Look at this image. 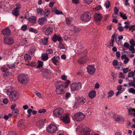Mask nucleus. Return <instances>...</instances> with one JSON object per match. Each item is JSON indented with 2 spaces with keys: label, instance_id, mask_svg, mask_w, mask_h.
<instances>
[{
  "label": "nucleus",
  "instance_id": "1",
  "mask_svg": "<svg viewBox=\"0 0 135 135\" xmlns=\"http://www.w3.org/2000/svg\"><path fill=\"white\" fill-rule=\"evenodd\" d=\"M68 81L67 83H61V81H58L55 83L56 85V91L57 94H61L65 93L64 89L67 88L68 86V83H69Z\"/></svg>",
  "mask_w": 135,
  "mask_h": 135
},
{
  "label": "nucleus",
  "instance_id": "2",
  "mask_svg": "<svg viewBox=\"0 0 135 135\" xmlns=\"http://www.w3.org/2000/svg\"><path fill=\"white\" fill-rule=\"evenodd\" d=\"M29 78L26 74H21L19 75L18 77V80L20 83L23 84H26L28 81Z\"/></svg>",
  "mask_w": 135,
  "mask_h": 135
},
{
  "label": "nucleus",
  "instance_id": "3",
  "mask_svg": "<svg viewBox=\"0 0 135 135\" xmlns=\"http://www.w3.org/2000/svg\"><path fill=\"white\" fill-rule=\"evenodd\" d=\"M19 97V94L16 91H13L10 93L9 96L10 100L12 101H15Z\"/></svg>",
  "mask_w": 135,
  "mask_h": 135
},
{
  "label": "nucleus",
  "instance_id": "4",
  "mask_svg": "<svg viewBox=\"0 0 135 135\" xmlns=\"http://www.w3.org/2000/svg\"><path fill=\"white\" fill-rule=\"evenodd\" d=\"M91 15L88 12H85L82 14L80 16L81 20L84 22H86L91 19Z\"/></svg>",
  "mask_w": 135,
  "mask_h": 135
},
{
  "label": "nucleus",
  "instance_id": "5",
  "mask_svg": "<svg viewBox=\"0 0 135 135\" xmlns=\"http://www.w3.org/2000/svg\"><path fill=\"white\" fill-rule=\"evenodd\" d=\"M40 71L42 73L44 78L48 79L51 77V73L50 70L42 68L40 69Z\"/></svg>",
  "mask_w": 135,
  "mask_h": 135
},
{
  "label": "nucleus",
  "instance_id": "6",
  "mask_svg": "<svg viewBox=\"0 0 135 135\" xmlns=\"http://www.w3.org/2000/svg\"><path fill=\"white\" fill-rule=\"evenodd\" d=\"M64 113L63 110L61 108H57L53 112L54 116L56 117H58Z\"/></svg>",
  "mask_w": 135,
  "mask_h": 135
},
{
  "label": "nucleus",
  "instance_id": "7",
  "mask_svg": "<svg viewBox=\"0 0 135 135\" xmlns=\"http://www.w3.org/2000/svg\"><path fill=\"white\" fill-rule=\"evenodd\" d=\"M85 115L81 113H77L75 114L73 118L77 121H80L85 117Z\"/></svg>",
  "mask_w": 135,
  "mask_h": 135
},
{
  "label": "nucleus",
  "instance_id": "8",
  "mask_svg": "<svg viewBox=\"0 0 135 135\" xmlns=\"http://www.w3.org/2000/svg\"><path fill=\"white\" fill-rule=\"evenodd\" d=\"M81 87V85L80 83H73L70 85V88L72 91L78 90L80 89Z\"/></svg>",
  "mask_w": 135,
  "mask_h": 135
},
{
  "label": "nucleus",
  "instance_id": "9",
  "mask_svg": "<svg viewBox=\"0 0 135 135\" xmlns=\"http://www.w3.org/2000/svg\"><path fill=\"white\" fill-rule=\"evenodd\" d=\"M88 73L90 75H93L96 71V69L94 65H89L88 66L87 68Z\"/></svg>",
  "mask_w": 135,
  "mask_h": 135
},
{
  "label": "nucleus",
  "instance_id": "10",
  "mask_svg": "<svg viewBox=\"0 0 135 135\" xmlns=\"http://www.w3.org/2000/svg\"><path fill=\"white\" fill-rule=\"evenodd\" d=\"M56 129V126L52 124L49 125L47 128V131L50 133H54Z\"/></svg>",
  "mask_w": 135,
  "mask_h": 135
},
{
  "label": "nucleus",
  "instance_id": "11",
  "mask_svg": "<svg viewBox=\"0 0 135 135\" xmlns=\"http://www.w3.org/2000/svg\"><path fill=\"white\" fill-rule=\"evenodd\" d=\"M69 114H65L63 117H61L60 119L62 120L64 122L66 123H68L70 122V119L69 117Z\"/></svg>",
  "mask_w": 135,
  "mask_h": 135
},
{
  "label": "nucleus",
  "instance_id": "12",
  "mask_svg": "<svg viewBox=\"0 0 135 135\" xmlns=\"http://www.w3.org/2000/svg\"><path fill=\"white\" fill-rule=\"evenodd\" d=\"M4 43L5 44L10 45L13 44V41L12 38L11 37H4Z\"/></svg>",
  "mask_w": 135,
  "mask_h": 135
},
{
  "label": "nucleus",
  "instance_id": "13",
  "mask_svg": "<svg viewBox=\"0 0 135 135\" xmlns=\"http://www.w3.org/2000/svg\"><path fill=\"white\" fill-rule=\"evenodd\" d=\"M2 33L4 35L8 36L11 35V32L8 28L7 27L2 31Z\"/></svg>",
  "mask_w": 135,
  "mask_h": 135
},
{
  "label": "nucleus",
  "instance_id": "14",
  "mask_svg": "<svg viewBox=\"0 0 135 135\" xmlns=\"http://www.w3.org/2000/svg\"><path fill=\"white\" fill-rule=\"evenodd\" d=\"M102 18V16L101 14L96 13L94 15V20L97 21H100Z\"/></svg>",
  "mask_w": 135,
  "mask_h": 135
},
{
  "label": "nucleus",
  "instance_id": "15",
  "mask_svg": "<svg viewBox=\"0 0 135 135\" xmlns=\"http://www.w3.org/2000/svg\"><path fill=\"white\" fill-rule=\"evenodd\" d=\"M113 117L115 120L117 121H123L124 120V118L122 116H120L114 114Z\"/></svg>",
  "mask_w": 135,
  "mask_h": 135
},
{
  "label": "nucleus",
  "instance_id": "16",
  "mask_svg": "<svg viewBox=\"0 0 135 135\" xmlns=\"http://www.w3.org/2000/svg\"><path fill=\"white\" fill-rule=\"evenodd\" d=\"M96 94V91L95 90H93L89 92L88 95L89 98L91 99H93L95 97Z\"/></svg>",
  "mask_w": 135,
  "mask_h": 135
},
{
  "label": "nucleus",
  "instance_id": "17",
  "mask_svg": "<svg viewBox=\"0 0 135 135\" xmlns=\"http://www.w3.org/2000/svg\"><path fill=\"white\" fill-rule=\"evenodd\" d=\"M59 59V56H54L52 58L51 60L52 62L55 65H57V62H58Z\"/></svg>",
  "mask_w": 135,
  "mask_h": 135
},
{
  "label": "nucleus",
  "instance_id": "18",
  "mask_svg": "<svg viewBox=\"0 0 135 135\" xmlns=\"http://www.w3.org/2000/svg\"><path fill=\"white\" fill-rule=\"evenodd\" d=\"M53 29L51 27L48 28L46 30L45 33L46 35H48L51 34L53 32Z\"/></svg>",
  "mask_w": 135,
  "mask_h": 135
},
{
  "label": "nucleus",
  "instance_id": "19",
  "mask_svg": "<svg viewBox=\"0 0 135 135\" xmlns=\"http://www.w3.org/2000/svg\"><path fill=\"white\" fill-rule=\"evenodd\" d=\"M47 19L44 17L41 18L38 21V23L40 25H43L44 22H46L47 21Z\"/></svg>",
  "mask_w": 135,
  "mask_h": 135
},
{
  "label": "nucleus",
  "instance_id": "20",
  "mask_svg": "<svg viewBox=\"0 0 135 135\" xmlns=\"http://www.w3.org/2000/svg\"><path fill=\"white\" fill-rule=\"evenodd\" d=\"M77 101L78 102H82L83 103H85L86 102V99L83 97H79L78 98Z\"/></svg>",
  "mask_w": 135,
  "mask_h": 135
},
{
  "label": "nucleus",
  "instance_id": "21",
  "mask_svg": "<svg viewBox=\"0 0 135 135\" xmlns=\"http://www.w3.org/2000/svg\"><path fill=\"white\" fill-rule=\"evenodd\" d=\"M35 49L33 47H30L29 51H28V53L31 55H33L35 52Z\"/></svg>",
  "mask_w": 135,
  "mask_h": 135
},
{
  "label": "nucleus",
  "instance_id": "22",
  "mask_svg": "<svg viewBox=\"0 0 135 135\" xmlns=\"http://www.w3.org/2000/svg\"><path fill=\"white\" fill-rule=\"evenodd\" d=\"M121 55V59L122 60L124 59L123 63L126 64L127 63V55L126 54H124L123 53Z\"/></svg>",
  "mask_w": 135,
  "mask_h": 135
},
{
  "label": "nucleus",
  "instance_id": "23",
  "mask_svg": "<svg viewBox=\"0 0 135 135\" xmlns=\"http://www.w3.org/2000/svg\"><path fill=\"white\" fill-rule=\"evenodd\" d=\"M49 58L48 54L45 53L43 54L42 55V58L44 61H46Z\"/></svg>",
  "mask_w": 135,
  "mask_h": 135
},
{
  "label": "nucleus",
  "instance_id": "24",
  "mask_svg": "<svg viewBox=\"0 0 135 135\" xmlns=\"http://www.w3.org/2000/svg\"><path fill=\"white\" fill-rule=\"evenodd\" d=\"M29 21L31 23H34L36 22V18L33 17H30L29 19Z\"/></svg>",
  "mask_w": 135,
  "mask_h": 135
},
{
  "label": "nucleus",
  "instance_id": "25",
  "mask_svg": "<svg viewBox=\"0 0 135 135\" xmlns=\"http://www.w3.org/2000/svg\"><path fill=\"white\" fill-rule=\"evenodd\" d=\"M83 133L84 135H89L90 134V131L89 129L86 128L84 130Z\"/></svg>",
  "mask_w": 135,
  "mask_h": 135
},
{
  "label": "nucleus",
  "instance_id": "26",
  "mask_svg": "<svg viewBox=\"0 0 135 135\" xmlns=\"http://www.w3.org/2000/svg\"><path fill=\"white\" fill-rule=\"evenodd\" d=\"M17 8H15L12 11V13L15 16H17L18 15V10L17 9Z\"/></svg>",
  "mask_w": 135,
  "mask_h": 135
},
{
  "label": "nucleus",
  "instance_id": "27",
  "mask_svg": "<svg viewBox=\"0 0 135 135\" xmlns=\"http://www.w3.org/2000/svg\"><path fill=\"white\" fill-rule=\"evenodd\" d=\"M31 58V56L28 54H26L25 55L24 59L26 61L30 60Z\"/></svg>",
  "mask_w": 135,
  "mask_h": 135
},
{
  "label": "nucleus",
  "instance_id": "28",
  "mask_svg": "<svg viewBox=\"0 0 135 135\" xmlns=\"http://www.w3.org/2000/svg\"><path fill=\"white\" fill-rule=\"evenodd\" d=\"M59 35H57L55 34L53 36L52 38V39L53 41L54 42H56L57 41V37L59 36Z\"/></svg>",
  "mask_w": 135,
  "mask_h": 135
},
{
  "label": "nucleus",
  "instance_id": "29",
  "mask_svg": "<svg viewBox=\"0 0 135 135\" xmlns=\"http://www.w3.org/2000/svg\"><path fill=\"white\" fill-rule=\"evenodd\" d=\"M122 65V63L120 62H119L118 64L115 66V68L118 70H121L122 69H120V67Z\"/></svg>",
  "mask_w": 135,
  "mask_h": 135
},
{
  "label": "nucleus",
  "instance_id": "30",
  "mask_svg": "<svg viewBox=\"0 0 135 135\" xmlns=\"http://www.w3.org/2000/svg\"><path fill=\"white\" fill-rule=\"evenodd\" d=\"M108 94L109 95H108L107 97L108 98H109L113 96L114 95V91L113 90H111L108 92Z\"/></svg>",
  "mask_w": 135,
  "mask_h": 135
},
{
  "label": "nucleus",
  "instance_id": "31",
  "mask_svg": "<svg viewBox=\"0 0 135 135\" xmlns=\"http://www.w3.org/2000/svg\"><path fill=\"white\" fill-rule=\"evenodd\" d=\"M38 65L37 66L36 68H41V69L42 68V67L43 65V62L40 61H38Z\"/></svg>",
  "mask_w": 135,
  "mask_h": 135
},
{
  "label": "nucleus",
  "instance_id": "32",
  "mask_svg": "<svg viewBox=\"0 0 135 135\" xmlns=\"http://www.w3.org/2000/svg\"><path fill=\"white\" fill-rule=\"evenodd\" d=\"M128 91L129 93L135 94V89L133 88H131L128 89Z\"/></svg>",
  "mask_w": 135,
  "mask_h": 135
},
{
  "label": "nucleus",
  "instance_id": "33",
  "mask_svg": "<svg viewBox=\"0 0 135 135\" xmlns=\"http://www.w3.org/2000/svg\"><path fill=\"white\" fill-rule=\"evenodd\" d=\"M12 113L13 114L16 116H17L18 115V109H16L13 110Z\"/></svg>",
  "mask_w": 135,
  "mask_h": 135
},
{
  "label": "nucleus",
  "instance_id": "34",
  "mask_svg": "<svg viewBox=\"0 0 135 135\" xmlns=\"http://www.w3.org/2000/svg\"><path fill=\"white\" fill-rule=\"evenodd\" d=\"M134 46H130L129 48V49L132 53H134L135 52V50L134 48Z\"/></svg>",
  "mask_w": 135,
  "mask_h": 135
},
{
  "label": "nucleus",
  "instance_id": "35",
  "mask_svg": "<svg viewBox=\"0 0 135 135\" xmlns=\"http://www.w3.org/2000/svg\"><path fill=\"white\" fill-rule=\"evenodd\" d=\"M37 12L38 13H40L41 15H43L44 12L43 10L41 8H38L37 9Z\"/></svg>",
  "mask_w": 135,
  "mask_h": 135
},
{
  "label": "nucleus",
  "instance_id": "36",
  "mask_svg": "<svg viewBox=\"0 0 135 135\" xmlns=\"http://www.w3.org/2000/svg\"><path fill=\"white\" fill-rule=\"evenodd\" d=\"M129 114L130 115H132L133 113V112H135V109L132 108H130L128 109Z\"/></svg>",
  "mask_w": 135,
  "mask_h": 135
},
{
  "label": "nucleus",
  "instance_id": "37",
  "mask_svg": "<svg viewBox=\"0 0 135 135\" xmlns=\"http://www.w3.org/2000/svg\"><path fill=\"white\" fill-rule=\"evenodd\" d=\"M49 10L48 9H46L45 11L44 12V16L47 17L49 15Z\"/></svg>",
  "mask_w": 135,
  "mask_h": 135
},
{
  "label": "nucleus",
  "instance_id": "38",
  "mask_svg": "<svg viewBox=\"0 0 135 135\" xmlns=\"http://www.w3.org/2000/svg\"><path fill=\"white\" fill-rule=\"evenodd\" d=\"M29 31L30 32H34L35 33H37L38 32L37 30L32 28H30L29 29Z\"/></svg>",
  "mask_w": 135,
  "mask_h": 135
},
{
  "label": "nucleus",
  "instance_id": "39",
  "mask_svg": "<svg viewBox=\"0 0 135 135\" xmlns=\"http://www.w3.org/2000/svg\"><path fill=\"white\" fill-rule=\"evenodd\" d=\"M53 12H55L57 15L63 14L62 12L61 11H59L57 10H53Z\"/></svg>",
  "mask_w": 135,
  "mask_h": 135
},
{
  "label": "nucleus",
  "instance_id": "40",
  "mask_svg": "<svg viewBox=\"0 0 135 135\" xmlns=\"http://www.w3.org/2000/svg\"><path fill=\"white\" fill-rule=\"evenodd\" d=\"M23 120H21L18 122V126L19 127H21L22 126L23 124Z\"/></svg>",
  "mask_w": 135,
  "mask_h": 135
},
{
  "label": "nucleus",
  "instance_id": "41",
  "mask_svg": "<svg viewBox=\"0 0 135 135\" xmlns=\"http://www.w3.org/2000/svg\"><path fill=\"white\" fill-rule=\"evenodd\" d=\"M119 63V62H118L117 60H115L113 61L112 64L113 65L115 66L116 65H117Z\"/></svg>",
  "mask_w": 135,
  "mask_h": 135
},
{
  "label": "nucleus",
  "instance_id": "42",
  "mask_svg": "<svg viewBox=\"0 0 135 135\" xmlns=\"http://www.w3.org/2000/svg\"><path fill=\"white\" fill-rule=\"evenodd\" d=\"M129 43L131 45V46H134L135 45V42L133 39L129 41Z\"/></svg>",
  "mask_w": 135,
  "mask_h": 135
},
{
  "label": "nucleus",
  "instance_id": "43",
  "mask_svg": "<svg viewBox=\"0 0 135 135\" xmlns=\"http://www.w3.org/2000/svg\"><path fill=\"white\" fill-rule=\"evenodd\" d=\"M105 6L106 8H108L110 6V2L109 1H107L105 3Z\"/></svg>",
  "mask_w": 135,
  "mask_h": 135
},
{
  "label": "nucleus",
  "instance_id": "44",
  "mask_svg": "<svg viewBox=\"0 0 135 135\" xmlns=\"http://www.w3.org/2000/svg\"><path fill=\"white\" fill-rule=\"evenodd\" d=\"M129 28V30L133 32V31L135 30V25L131 26L130 27H128L127 26V29Z\"/></svg>",
  "mask_w": 135,
  "mask_h": 135
},
{
  "label": "nucleus",
  "instance_id": "45",
  "mask_svg": "<svg viewBox=\"0 0 135 135\" xmlns=\"http://www.w3.org/2000/svg\"><path fill=\"white\" fill-rule=\"evenodd\" d=\"M59 48H60L61 49H65V47H64V45L61 42H59Z\"/></svg>",
  "mask_w": 135,
  "mask_h": 135
},
{
  "label": "nucleus",
  "instance_id": "46",
  "mask_svg": "<svg viewBox=\"0 0 135 135\" xmlns=\"http://www.w3.org/2000/svg\"><path fill=\"white\" fill-rule=\"evenodd\" d=\"M35 93L37 95V96L40 98H41V97L43 96V95L41 93H40L38 92L37 91H36L35 92Z\"/></svg>",
  "mask_w": 135,
  "mask_h": 135
},
{
  "label": "nucleus",
  "instance_id": "47",
  "mask_svg": "<svg viewBox=\"0 0 135 135\" xmlns=\"http://www.w3.org/2000/svg\"><path fill=\"white\" fill-rule=\"evenodd\" d=\"M120 16L121 17H122L123 19H127V17L126 16V14H124L122 13H120Z\"/></svg>",
  "mask_w": 135,
  "mask_h": 135
},
{
  "label": "nucleus",
  "instance_id": "48",
  "mask_svg": "<svg viewBox=\"0 0 135 135\" xmlns=\"http://www.w3.org/2000/svg\"><path fill=\"white\" fill-rule=\"evenodd\" d=\"M118 76L120 78H124L125 77V75L121 72L119 73Z\"/></svg>",
  "mask_w": 135,
  "mask_h": 135
},
{
  "label": "nucleus",
  "instance_id": "49",
  "mask_svg": "<svg viewBox=\"0 0 135 135\" xmlns=\"http://www.w3.org/2000/svg\"><path fill=\"white\" fill-rule=\"evenodd\" d=\"M48 38H46V39H45L44 40H43L42 41V43L44 45H46L48 43Z\"/></svg>",
  "mask_w": 135,
  "mask_h": 135
},
{
  "label": "nucleus",
  "instance_id": "50",
  "mask_svg": "<svg viewBox=\"0 0 135 135\" xmlns=\"http://www.w3.org/2000/svg\"><path fill=\"white\" fill-rule=\"evenodd\" d=\"M128 77H133L134 76V73L133 72L129 73L128 74Z\"/></svg>",
  "mask_w": 135,
  "mask_h": 135
},
{
  "label": "nucleus",
  "instance_id": "51",
  "mask_svg": "<svg viewBox=\"0 0 135 135\" xmlns=\"http://www.w3.org/2000/svg\"><path fill=\"white\" fill-rule=\"evenodd\" d=\"M46 111L45 109H40L38 111V112L39 113H45Z\"/></svg>",
  "mask_w": 135,
  "mask_h": 135
},
{
  "label": "nucleus",
  "instance_id": "52",
  "mask_svg": "<svg viewBox=\"0 0 135 135\" xmlns=\"http://www.w3.org/2000/svg\"><path fill=\"white\" fill-rule=\"evenodd\" d=\"M8 66L10 69H12L15 67V65L14 64H8Z\"/></svg>",
  "mask_w": 135,
  "mask_h": 135
},
{
  "label": "nucleus",
  "instance_id": "53",
  "mask_svg": "<svg viewBox=\"0 0 135 135\" xmlns=\"http://www.w3.org/2000/svg\"><path fill=\"white\" fill-rule=\"evenodd\" d=\"M128 85L130 86H133L135 88V83H134V82H131V83H129Z\"/></svg>",
  "mask_w": 135,
  "mask_h": 135
},
{
  "label": "nucleus",
  "instance_id": "54",
  "mask_svg": "<svg viewBox=\"0 0 135 135\" xmlns=\"http://www.w3.org/2000/svg\"><path fill=\"white\" fill-rule=\"evenodd\" d=\"M74 31L76 32H78L81 31L80 29L76 27H74Z\"/></svg>",
  "mask_w": 135,
  "mask_h": 135
},
{
  "label": "nucleus",
  "instance_id": "55",
  "mask_svg": "<svg viewBox=\"0 0 135 135\" xmlns=\"http://www.w3.org/2000/svg\"><path fill=\"white\" fill-rule=\"evenodd\" d=\"M44 120H40L37 122V124H39L40 125H43Z\"/></svg>",
  "mask_w": 135,
  "mask_h": 135
},
{
  "label": "nucleus",
  "instance_id": "56",
  "mask_svg": "<svg viewBox=\"0 0 135 135\" xmlns=\"http://www.w3.org/2000/svg\"><path fill=\"white\" fill-rule=\"evenodd\" d=\"M93 0H84V2L86 4H89L92 2Z\"/></svg>",
  "mask_w": 135,
  "mask_h": 135
},
{
  "label": "nucleus",
  "instance_id": "57",
  "mask_svg": "<svg viewBox=\"0 0 135 135\" xmlns=\"http://www.w3.org/2000/svg\"><path fill=\"white\" fill-rule=\"evenodd\" d=\"M114 42V40L111 39L109 42V46L113 47V43Z\"/></svg>",
  "mask_w": 135,
  "mask_h": 135
},
{
  "label": "nucleus",
  "instance_id": "58",
  "mask_svg": "<svg viewBox=\"0 0 135 135\" xmlns=\"http://www.w3.org/2000/svg\"><path fill=\"white\" fill-rule=\"evenodd\" d=\"M71 94L70 93H67L65 94V98L67 99H68L70 97Z\"/></svg>",
  "mask_w": 135,
  "mask_h": 135
},
{
  "label": "nucleus",
  "instance_id": "59",
  "mask_svg": "<svg viewBox=\"0 0 135 135\" xmlns=\"http://www.w3.org/2000/svg\"><path fill=\"white\" fill-rule=\"evenodd\" d=\"M27 28V26L26 25H24L22 27L21 29L22 30L25 31L26 30Z\"/></svg>",
  "mask_w": 135,
  "mask_h": 135
},
{
  "label": "nucleus",
  "instance_id": "60",
  "mask_svg": "<svg viewBox=\"0 0 135 135\" xmlns=\"http://www.w3.org/2000/svg\"><path fill=\"white\" fill-rule=\"evenodd\" d=\"M8 100L7 98L4 99L3 100V102L5 104H7L8 103Z\"/></svg>",
  "mask_w": 135,
  "mask_h": 135
},
{
  "label": "nucleus",
  "instance_id": "61",
  "mask_svg": "<svg viewBox=\"0 0 135 135\" xmlns=\"http://www.w3.org/2000/svg\"><path fill=\"white\" fill-rule=\"evenodd\" d=\"M15 5L16 6L15 8H17V9L19 10L21 7V6L20 4L18 3H17Z\"/></svg>",
  "mask_w": 135,
  "mask_h": 135
},
{
  "label": "nucleus",
  "instance_id": "62",
  "mask_svg": "<svg viewBox=\"0 0 135 135\" xmlns=\"http://www.w3.org/2000/svg\"><path fill=\"white\" fill-rule=\"evenodd\" d=\"M122 92V90H118V91L116 94V96H117L118 95H120V94Z\"/></svg>",
  "mask_w": 135,
  "mask_h": 135
},
{
  "label": "nucleus",
  "instance_id": "63",
  "mask_svg": "<svg viewBox=\"0 0 135 135\" xmlns=\"http://www.w3.org/2000/svg\"><path fill=\"white\" fill-rule=\"evenodd\" d=\"M66 21L67 24H70L71 23V20L68 18H66Z\"/></svg>",
  "mask_w": 135,
  "mask_h": 135
},
{
  "label": "nucleus",
  "instance_id": "64",
  "mask_svg": "<svg viewBox=\"0 0 135 135\" xmlns=\"http://www.w3.org/2000/svg\"><path fill=\"white\" fill-rule=\"evenodd\" d=\"M116 56L117 57L119 58L120 56V53L119 52H117L116 53Z\"/></svg>",
  "mask_w": 135,
  "mask_h": 135
}]
</instances>
